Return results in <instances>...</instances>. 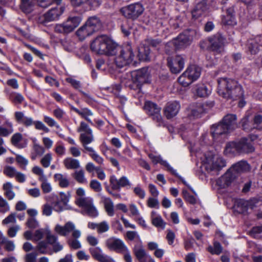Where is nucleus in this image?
Listing matches in <instances>:
<instances>
[{
	"label": "nucleus",
	"instance_id": "obj_25",
	"mask_svg": "<svg viewBox=\"0 0 262 262\" xmlns=\"http://www.w3.org/2000/svg\"><path fill=\"white\" fill-rule=\"evenodd\" d=\"M85 24L93 33L98 31L102 27L100 18L96 16L90 17Z\"/></svg>",
	"mask_w": 262,
	"mask_h": 262
},
{
	"label": "nucleus",
	"instance_id": "obj_27",
	"mask_svg": "<svg viewBox=\"0 0 262 262\" xmlns=\"http://www.w3.org/2000/svg\"><path fill=\"white\" fill-rule=\"evenodd\" d=\"M148 157L154 164L160 163V164L166 167L167 169L173 174L176 173V171L166 161L163 160L160 156H158L154 154H149Z\"/></svg>",
	"mask_w": 262,
	"mask_h": 262
},
{
	"label": "nucleus",
	"instance_id": "obj_60",
	"mask_svg": "<svg viewBox=\"0 0 262 262\" xmlns=\"http://www.w3.org/2000/svg\"><path fill=\"white\" fill-rule=\"evenodd\" d=\"M248 202L244 200L238 199L235 201L234 207L237 206L241 208L239 211H244L246 210L248 206Z\"/></svg>",
	"mask_w": 262,
	"mask_h": 262
},
{
	"label": "nucleus",
	"instance_id": "obj_13",
	"mask_svg": "<svg viewBox=\"0 0 262 262\" xmlns=\"http://www.w3.org/2000/svg\"><path fill=\"white\" fill-rule=\"evenodd\" d=\"M209 50L220 54L224 51L225 38L219 33H217L209 37Z\"/></svg>",
	"mask_w": 262,
	"mask_h": 262
},
{
	"label": "nucleus",
	"instance_id": "obj_35",
	"mask_svg": "<svg viewBox=\"0 0 262 262\" xmlns=\"http://www.w3.org/2000/svg\"><path fill=\"white\" fill-rule=\"evenodd\" d=\"M150 50L148 47H141L139 49L138 57L141 61H149Z\"/></svg>",
	"mask_w": 262,
	"mask_h": 262
},
{
	"label": "nucleus",
	"instance_id": "obj_7",
	"mask_svg": "<svg viewBox=\"0 0 262 262\" xmlns=\"http://www.w3.org/2000/svg\"><path fill=\"white\" fill-rule=\"evenodd\" d=\"M195 35V30L188 29L173 38L171 41V43L176 50H184L192 43Z\"/></svg>",
	"mask_w": 262,
	"mask_h": 262
},
{
	"label": "nucleus",
	"instance_id": "obj_29",
	"mask_svg": "<svg viewBox=\"0 0 262 262\" xmlns=\"http://www.w3.org/2000/svg\"><path fill=\"white\" fill-rule=\"evenodd\" d=\"M229 132L223 122L217 125H213L211 128V133L213 138H216L219 135Z\"/></svg>",
	"mask_w": 262,
	"mask_h": 262
},
{
	"label": "nucleus",
	"instance_id": "obj_16",
	"mask_svg": "<svg viewBox=\"0 0 262 262\" xmlns=\"http://www.w3.org/2000/svg\"><path fill=\"white\" fill-rule=\"evenodd\" d=\"M180 109V104L177 101L167 103L163 108V114L167 119H171L176 117Z\"/></svg>",
	"mask_w": 262,
	"mask_h": 262
},
{
	"label": "nucleus",
	"instance_id": "obj_10",
	"mask_svg": "<svg viewBox=\"0 0 262 262\" xmlns=\"http://www.w3.org/2000/svg\"><path fill=\"white\" fill-rule=\"evenodd\" d=\"M51 196L54 200L52 202V204L53 205V209L55 211L61 212L67 209L66 207L71 196L69 193L66 194L63 192H60L59 196L56 194H52Z\"/></svg>",
	"mask_w": 262,
	"mask_h": 262
},
{
	"label": "nucleus",
	"instance_id": "obj_30",
	"mask_svg": "<svg viewBox=\"0 0 262 262\" xmlns=\"http://www.w3.org/2000/svg\"><path fill=\"white\" fill-rule=\"evenodd\" d=\"M232 182V177L230 173H226L216 181V185L220 188H225L229 186Z\"/></svg>",
	"mask_w": 262,
	"mask_h": 262
},
{
	"label": "nucleus",
	"instance_id": "obj_33",
	"mask_svg": "<svg viewBox=\"0 0 262 262\" xmlns=\"http://www.w3.org/2000/svg\"><path fill=\"white\" fill-rule=\"evenodd\" d=\"M35 3L33 0H20V9L26 13H31L34 9Z\"/></svg>",
	"mask_w": 262,
	"mask_h": 262
},
{
	"label": "nucleus",
	"instance_id": "obj_34",
	"mask_svg": "<svg viewBox=\"0 0 262 262\" xmlns=\"http://www.w3.org/2000/svg\"><path fill=\"white\" fill-rule=\"evenodd\" d=\"M13 188V186L10 182H7L3 184V189L4 191V194L9 200H13L15 196Z\"/></svg>",
	"mask_w": 262,
	"mask_h": 262
},
{
	"label": "nucleus",
	"instance_id": "obj_39",
	"mask_svg": "<svg viewBox=\"0 0 262 262\" xmlns=\"http://www.w3.org/2000/svg\"><path fill=\"white\" fill-rule=\"evenodd\" d=\"M55 31L58 33L67 34L73 31L65 21L62 24H57L55 27Z\"/></svg>",
	"mask_w": 262,
	"mask_h": 262
},
{
	"label": "nucleus",
	"instance_id": "obj_22",
	"mask_svg": "<svg viewBox=\"0 0 262 262\" xmlns=\"http://www.w3.org/2000/svg\"><path fill=\"white\" fill-rule=\"evenodd\" d=\"M89 251L93 257L99 262H106L110 256L103 253L102 249L99 247H91Z\"/></svg>",
	"mask_w": 262,
	"mask_h": 262
},
{
	"label": "nucleus",
	"instance_id": "obj_21",
	"mask_svg": "<svg viewBox=\"0 0 262 262\" xmlns=\"http://www.w3.org/2000/svg\"><path fill=\"white\" fill-rule=\"evenodd\" d=\"M110 181L112 189L114 190H119L120 187L130 185L129 180L125 177H122L118 180L115 176H112L110 178Z\"/></svg>",
	"mask_w": 262,
	"mask_h": 262
},
{
	"label": "nucleus",
	"instance_id": "obj_63",
	"mask_svg": "<svg viewBox=\"0 0 262 262\" xmlns=\"http://www.w3.org/2000/svg\"><path fill=\"white\" fill-rule=\"evenodd\" d=\"M183 197L187 202L194 205L196 203V199L192 195L189 194L186 190H183L182 191Z\"/></svg>",
	"mask_w": 262,
	"mask_h": 262
},
{
	"label": "nucleus",
	"instance_id": "obj_1",
	"mask_svg": "<svg viewBox=\"0 0 262 262\" xmlns=\"http://www.w3.org/2000/svg\"><path fill=\"white\" fill-rule=\"evenodd\" d=\"M217 82V93L220 96L225 98H243V88L235 80L227 78H220Z\"/></svg>",
	"mask_w": 262,
	"mask_h": 262
},
{
	"label": "nucleus",
	"instance_id": "obj_45",
	"mask_svg": "<svg viewBox=\"0 0 262 262\" xmlns=\"http://www.w3.org/2000/svg\"><path fill=\"white\" fill-rule=\"evenodd\" d=\"M54 179L61 187H67L69 185V181L66 176L61 173H56L54 175Z\"/></svg>",
	"mask_w": 262,
	"mask_h": 262
},
{
	"label": "nucleus",
	"instance_id": "obj_43",
	"mask_svg": "<svg viewBox=\"0 0 262 262\" xmlns=\"http://www.w3.org/2000/svg\"><path fill=\"white\" fill-rule=\"evenodd\" d=\"M103 202L107 214L110 216H113L114 215V204L111 199L108 198H104Z\"/></svg>",
	"mask_w": 262,
	"mask_h": 262
},
{
	"label": "nucleus",
	"instance_id": "obj_3",
	"mask_svg": "<svg viewBox=\"0 0 262 262\" xmlns=\"http://www.w3.org/2000/svg\"><path fill=\"white\" fill-rule=\"evenodd\" d=\"M113 55L116 56L114 61L119 68H122L135 62L134 61L135 56L130 45L122 47L116 44Z\"/></svg>",
	"mask_w": 262,
	"mask_h": 262
},
{
	"label": "nucleus",
	"instance_id": "obj_61",
	"mask_svg": "<svg viewBox=\"0 0 262 262\" xmlns=\"http://www.w3.org/2000/svg\"><path fill=\"white\" fill-rule=\"evenodd\" d=\"M52 159V157L51 154L48 153L43 157L40 162L44 167L47 168L50 166Z\"/></svg>",
	"mask_w": 262,
	"mask_h": 262
},
{
	"label": "nucleus",
	"instance_id": "obj_46",
	"mask_svg": "<svg viewBox=\"0 0 262 262\" xmlns=\"http://www.w3.org/2000/svg\"><path fill=\"white\" fill-rule=\"evenodd\" d=\"M73 110L80 115L82 117L84 118L88 121L92 123L91 120L89 119V116H92V112L86 108L78 110L75 107H72Z\"/></svg>",
	"mask_w": 262,
	"mask_h": 262
},
{
	"label": "nucleus",
	"instance_id": "obj_36",
	"mask_svg": "<svg viewBox=\"0 0 262 262\" xmlns=\"http://www.w3.org/2000/svg\"><path fill=\"white\" fill-rule=\"evenodd\" d=\"M194 93L199 97L206 98L209 96L211 91L204 85L196 86L194 90Z\"/></svg>",
	"mask_w": 262,
	"mask_h": 262
},
{
	"label": "nucleus",
	"instance_id": "obj_48",
	"mask_svg": "<svg viewBox=\"0 0 262 262\" xmlns=\"http://www.w3.org/2000/svg\"><path fill=\"white\" fill-rule=\"evenodd\" d=\"M66 21L70 27L72 28V30L74 31L80 24L81 19L80 17L78 16L69 17Z\"/></svg>",
	"mask_w": 262,
	"mask_h": 262
},
{
	"label": "nucleus",
	"instance_id": "obj_58",
	"mask_svg": "<svg viewBox=\"0 0 262 262\" xmlns=\"http://www.w3.org/2000/svg\"><path fill=\"white\" fill-rule=\"evenodd\" d=\"M10 210V206L8 202L0 195V212L5 213Z\"/></svg>",
	"mask_w": 262,
	"mask_h": 262
},
{
	"label": "nucleus",
	"instance_id": "obj_32",
	"mask_svg": "<svg viewBox=\"0 0 262 262\" xmlns=\"http://www.w3.org/2000/svg\"><path fill=\"white\" fill-rule=\"evenodd\" d=\"M151 222L154 226L158 228L164 229L165 227L166 223L162 219L161 216L158 214L155 211H152L151 213Z\"/></svg>",
	"mask_w": 262,
	"mask_h": 262
},
{
	"label": "nucleus",
	"instance_id": "obj_24",
	"mask_svg": "<svg viewBox=\"0 0 262 262\" xmlns=\"http://www.w3.org/2000/svg\"><path fill=\"white\" fill-rule=\"evenodd\" d=\"M186 74L190 77L193 81H196L201 76L202 69L196 64L189 66L185 71Z\"/></svg>",
	"mask_w": 262,
	"mask_h": 262
},
{
	"label": "nucleus",
	"instance_id": "obj_53",
	"mask_svg": "<svg viewBox=\"0 0 262 262\" xmlns=\"http://www.w3.org/2000/svg\"><path fill=\"white\" fill-rule=\"evenodd\" d=\"M61 1L62 0H37V2L40 7L46 8L54 3L59 5L60 4Z\"/></svg>",
	"mask_w": 262,
	"mask_h": 262
},
{
	"label": "nucleus",
	"instance_id": "obj_19",
	"mask_svg": "<svg viewBox=\"0 0 262 262\" xmlns=\"http://www.w3.org/2000/svg\"><path fill=\"white\" fill-rule=\"evenodd\" d=\"M208 6L205 1L201 2L196 4L191 12L193 18L197 19L201 16H205L207 15Z\"/></svg>",
	"mask_w": 262,
	"mask_h": 262
},
{
	"label": "nucleus",
	"instance_id": "obj_41",
	"mask_svg": "<svg viewBox=\"0 0 262 262\" xmlns=\"http://www.w3.org/2000/svg\"><path fill=\"white\" fill-rule=\"evenodd\" d=\"M250 169L249 165L246 161H240L233 165L232 170L236 172L246 171Z\"/></svg>",
	"mask_w": 262,
	"mask_h": 262
},
{
	"label": "nucleus",
	"instance_id": "obj_4",
	"mask_svg": "<svg viewBox=\"0 0 262 262\" xmlns=\"http://www.w3.org/2000/svg\"><path fill=\"white\" fill-rule=\"evenodd\" d=\"M116 43L107 36L101 35L97 37L91 43V50L97 54L113 55Z\"/></svg>",
	"mask_w": 262,
	"mask_h": 262
},
{
	"label": "nucleus",
	"instance_id": "obj_37",
	"mask_svg": "<svg viewBox=\"0 0 262 262\" xmlns=\"http://www.w3.org/2000/svg\"><path fill=\"white\" fill-rule=\"evenodd\" d=\"M93 33V32L92 31V30L89 29L85 24L81 27L76 31V35L81 40L84 39L86 37L92 35Z\"/></svg>",
	"mask_w": 262,
	"mask_h": 262
},
{
	"label": "nucleus",
	"instance_id": "obj_14",
	"mask_svg": "<svg viewBox=\"0 0 262 262\" xmlns=\"http://www.w3.org/2000/svg\"><path fill=\"white\" fill-rule=\"evenodd\" d=\"M185 58L184 56L177 55L174 57L167 58V64L171 72L174 74L180 73L184 68Z\"/></svg>",
	"mask_w": 262,
	"mask_h": 262
},
{
	"label": "nucleus",
	"instance_id": "obj_28",
	"mask_svg": "<svg viewBox=\"0 0 262 262\" xmlns=\"http://www.w3.org/2000/svg\"><path fill=\"white\" fill-rule=\"evenodd\" d=\"M63 164L67 169H77L80 167L79 160L72 157H67L63 160Z\"/></svg>",
	"mask_w": 262,
	"mask_h": 262
},
{
	"label": "nucleus",
	"instance_id": "obj_62",
	"mask_svg": "<svg viewBox=\"0 0 262 262\" xmlns=\"http://www.w3.org/2000/svg\"><path fill=\"white\" fill-rule=\"evenodd\" d=\"M17 172L14 167L10 166H6L4 170V173L10 178L15 177Z\"/></svg>",
	"mask_w": 262,
	"mask_h": 262
},
{
	"label": "nucleus",
	"instance_id": "obj_12",
	"mask_svg": "<svg viewBox=\"0 0 262 262\" xmlns=\"http://www.w3.org/2000/svg\"><path fill=\"white\" fill-rule=\"evenodd\" d=\"M61 7H56L49 10L47 13L40 16L38 19L39 24L46 25L47 23L57 20L63 12Z\"/></svg>",
	"mask_w": 262,
	"mask_h": 262
},
{
	"label": "nucleus",
	"instance_id": "obj_26",
	"mask_svg": "<svg viewBox=\"0 0 262 262\" xmlns=\"http://www.w3.org/2000/svg\"><path fill=\"white\" fill-rule=\"evenodd\" d=\"M15 117L19 123L22 124L26 127L32 125L34 121L31 117L25 116L21 112H15Z\"/></svg>",
	"mask_w": 262,
	"mask_h": 262
},
{
	"label": "nucleus",
	"instance_id": "obj_47",
	"mask_svg": "<svg viewBox=\"0 0 262 262\" xmlns=\"http://www.w3.org/2000/svg\"><path fill=\"white\" fill-rule=\"evenodd\" d=\"M178 81L181 85L184 87L188 86L193 82V80L186 74L185 71L179 77Z\"/></svg>",
	"mask_w": 262,
	"mask_h": 262
},
{
	"label": "nucleus",
	"instance_id": "obj_42",
	"mask_svg": "<svg viewBox=\"0 0 262 262\" xmlns=\"http://www.w3.org/2000/svg\"><path fill=\"white\" fill-rule=\"evenodd\" d=\"M73 178L79 183L86 184L88 182L87 179L85 176V173L83 169L76 170L72 174Z\"/></svg>",
	"mask_w": 262,
	"mask_h": 262
},
{
	"label": "nucleus",
	"instance_id": "obj_49",
	"mask_svg": "<svg viewBox=\"0 0 262 262\" xmlns=\"http://www.w3.org/2000/svg\"><path fill=\"white\" fill-rule=\"evenodd\" d=\"M238 142H230L227 144L225 149L226 154H234L236 151H238Z\"/></svg>",
	"mask_w": 262,
	"mask_h": 262
},
{
	"label": "nucleus",
	"instance_id": "obj_59",
	"mask_svg": "<svg viewBox=\"0 0 262 262\" xmlns=\"http://www.w3.org/2000/svg\"><path fill=\"white\" fill-rule=\"evenodd\" d=\"M93 203V199L90 197H86L83 198L80 202L78 203L76 205L79 207H81L83 210L90 206Z\"/></svg>",
	"mask_w": 262,
	"mask_h": 262
},
{
	"label": "nucleus",
	"instance_id": "obj_56",
	"mask_svg": "<svg viewBox=\"0 0 262 262\" xmlns=\"http://www.w3.org/2000/svg\"><path fill=\"white\" fill-rule=\"evenodd\" d=\"M84 211L88 215L92 217H95L98 215V212L93 205V203L88 208H85Z\"/></svg>",
	"mask_w": 262,
	"mask_h": 262
},
{
	"label": "nucleus",
	"instance_id": "obj_54",
	"mask_svg": "<svg viewBox=\"0 0 262 262\" xmlns=\"http://www.w3.org/2000/svg\"><path fill=\"white\" fill-rule=\"evenodd\" d=\"M5 249L9 251H13L15 249V244L13 242L8 240L6 237H3L1 241Z\"/></svg>",
	"mask_w": 262,
	"mask_h": 262
},
{
	"label": "nucleus",
	"instance_id": "obj_51",
	"mask_svg": "<svg viewBox=\"0 0 262 262\" xmlns=\"http://www.w3.org/2000/svg\"><path fill=\"white\" fill-rule=\"evenodd\" d=\"M241 123L242 124L243 129L247 132L251 131L254 128H253V124L251 125L249 122L248 115H246L245 117H244L242 119Z\"/></svg>",
	"mask_w": 262,
	"mask_h": 262
},
{
	"label": "nucleus",
	"instance_id": "obj_20",
	"mask_svg": "<svg viewBox=\"0 0 262 262\" xmlns=\"http://www.w3.org/2000/svg\"><path fill=\"white\" fill-rule=\"evenodd\" d=\"M222 23L224 25L228 26L236 25L235 11L233 6L229 7L226 10V14L222 16Z\"/></svg>",
	"mask_w": 262,
	"mask_h": 262
},
{
	"label": "nucleus",
	"instance_id": "obj_5",
	"mask_svg": "<svg viewBox=\"0 0 262 262\" xmlns=\"http://www.w3.org/2000/svg\"><path fill=\"white\" fill-rule=\"evenodd\" d=\"M132 84L129 85L131 89L137 91V97L138 98L143 97L141 91V86L143 84L149 81V73L148 69L143 68L131 73Z\"/></svg>",
	"mask_w": 262,
	"mask_h": 262
},
{
	"label": "nucleus",
	"instance_id": "obj_38",
	"mask_svg": "<svg viewBox=\"0 0 262 262\" xmlns=\"http://www.w3.org/2000/svg\"><path fill=\"white\" fill-rule=\"evenodd\" d=\"M144 110L149 116H151L157 112L158 110H161V108L159 107L155 103L152 102L151 101L148 100L145 102Z\"/></svg>",
	"mask_w": 262,
	"mask_h": 262
},
{
	"label": "nucleus",
	"instance_id": "obj_8",
	"mask_svg": "<svg viewBox=\"0 0 262 262\" xmlns=\"http://www.w3.org/2000/svg\"><path fill=\"white\" fill-rule=\"evenodd\" d=\"M144 11L143 5L139 3H135L124 6L120 10L121 14L126 18L132 20H137Z\"/></svg>",
	"mask_w": 262,
	"mask_h": 262
},
{
	"label": "nucleus",
	"instance_id": "obj_18",
	"mask_svg": "<svg viewBox=\"0 0 262 262\" xmlns=\"http://www.w3.org/2000/svg\"><path fill=\"white\" fill-rule=\"evenodd\" d=\"M247 46L249 53L252 55L256 54L262 47V36H257L249 40Z\"/></svg>",
	"mask_w": 262,
	"mask_h": 262
},
{
	"label": "nucleus",
	"instance_id": "obj_57",
	"mask_svg": "<svg viewBox=\"0 0 262 262\" xmlns=\"http://www.w3.org/2000/svg\"><path fill=\"white\" fill-rule=\"evenodd\" d=\"M21 138H22V136L20 134H19V133L15 134L12 137L11 142L14 145H15V146H16L18 148L25 147L26 146V144L24 145H21L20 144H19V142L20 141Z\"/></svg>",
	"mask_w": 262,
	"mask_h": 262
},
{
	"label": "nucleus",
	"instance_id": "obj_40",
	"mask_svg": "<svg viewBox=\"0 0 262 262\" xmlns=\"http://www.w3.org/2000/svg\"><path fill=\"white\" fill-rule=\"evenodd\" d=\"M72 4L74 6H79L83 3H87L92 8H96L100 5L99 0H71Z\"/></svg>",
	"mask_w": 262,
	"mask_h": 262
},
{
	"label": "nucleus",
	"instance_id": "obj_52",
	"mask_svg": "<svg viewBox=\"0 0 262 262\" xmlns=\"http://www.w3.org/2000/svg\"><path fill=\"white\" fill-rule=\"evenodd\" d=\"M41 209L42 215L49 216L52 215L53 210H54L53 205L52 203L51 205L49 202H47L42 206Z\"/></svg>",
	"mask_w": 262,
	"mask_h": 262
},
{
	"label": "nucleus",
	"instance_id": "obj_44",
	"mask_svg": "<svg viewBox=\"0 0 262 262\" xmlns=\"http://www.w3.org/2000/svg\"><path fill=\"white\" fill-rule=\"evenodd\" d=\"M152 119L156 123L158 126H164L166 124L165 121L161 114V110H158L155 113L150 116Z\"/></svg>",
	"mask_w": 262,
	"mask_h": 262
},
{
	"label": "nucleus",
	"instance_id": "obj_17",
	"mask_svg": "<svg viewBox=\"0 0 262 262\" xmlns=\"http://www.w3.org/2000/svg\"><path fill=\"white\" fill-rule=\"evenodd\" d=\"M106 247L111 250L120 253L126 246L120 239L115 237H111L105 241Z\"/></svg>",
	"mask_w": 262,
	"mask_h": 262
},
{
	"label": "nucleus",
	"instance_id": "obj_6",
	"mask_svg": "<svg viewBox=\"0 0 262 262\" xmlns=\"http://www.w3.org/2000/svg\"><path fill=\"white\" fill-rule=\"evenodd\" d=\"M196 157L201 159L203 165L209 172L219 170L225 166V161L221 157L210 152L205 154L203 158L201 156V153L198 152Z\"/></svg>",
	"mask_w": 262,
	"mask_h": 262
},
{
	"label": "nucleus",
	"instance_id": "obj_31",
	"mask_svg": "<svg viewBox=\"0 0 262 262\" xmlns=\"http://www.w3.org/2000/svg\"><path fill=\"white\" fill-rule=\"evenodd\" d=\"M238 152H250L254 151L252 144L247 139H242L238 142Z\"/></svg>",
	"mask_w": 262,
	"mask_h": 262
},
{
	"label": "nucleus",
	"instance_id": "obj_23",
	"mask_svg": "<svg viewBox=\"0 0 262 262\" xmlns=\"http://www.w3.org/2000/svg\"><path fill=\"white\" fill-rule=\"evenodd\" d=\"M236 120L237 117L235 115L228 114L224 117L222 122L227 129L230 132L237 127Z\"/></svg>",
	"mask_w": 262,
	"mask_h": 262
},
{
	"label": "nucleus",
	"instance_id": "obj_55",
	"mask_svg": "<svg viewBox=\"0 0 262 262\" xmlns=\"http://www.w3.org/2000/svg\"><path fill=\"white\" fill-rule=\"evenodd\" d=\"M208 251L212 254H220L222 251V248L218 242H214L213 247L209 246L208 247Z\"/></svg>",
	"mask_w": 262,
	"mask_h": 262
},
{
	"label": "nucleus",
	"instance_id": "obj_11",
	"mask_svg": "<svg viewBox=\"0 0 262 262\" xmlns=\"http://www.w3.org/2000/svg\"><path fill=\"white\" fill-rule=\"evenodd\" d=\"M32 172L38 177V180L41 182L40 187L44 193H49L52 191V186L48 181L44 170L41 167L35 166L32 168Z\"/></svg>",
	"mask_w": 262,
	"mask_h": 262
},
{
	"label": "nucleus",
	"instance_id": "obj_9",
	"mask_svg": "<svg viewBox=\"0 0 262 262\" xmlns=\"http://www.w3.org/2000/svg\"><path fill=\"white\" fill-rule=\"evenodd\" d=\"M214 105L213 101L211 99L201 101L194 105L190 106L189 108V116L190 118H197L201 115L210 109Z\"/></svg>",
	"mask_w": 262,
	"mask_h": 262
},
{
	"label": "nucleus",
	"instance_id": "obj_64",
	"mask_svg": "<svg viewBox=\"0 0 262 262\" xmlns=\"http://www.w3.org/2000/svg\"><path fill=\"white\" fill-rule=\"evenodd\" d=\"M47 247L48 243L45 241H41L38 243L36 250L40 253L45 254L48 252Z\"/></svg>",
	"mask_w": 262,
	"mask_h": 262
},
{
	"label": "nucleus",
	"instance_id": "obj_2",
	"mask_svg": "<svg viewBox=\"0 0 262 262\" xmlns=\"http://www.w3.org/2000/svg\"><path fill=\"white\" fill-rule=\"evenodd\" d=\"M54 231L58 234L63 236H68L71 234L73 239L69 241L70 246L74 249L81 248V243L77 239L81 236V233L79 230L76 229L74 223L69 221L63 226L57 224L54 228Z\"/></svg>",
	"mask_w": 262,
	"mask_h": 262
},
{
	"label": "nucleus",
	"instance_id": "obj_15",
	"mask_svg": "<svg viewBox=\"0 0 262 262\" xmlns=\"http://www.w3.org/2000/svg\"><path fill=\"white\" fill-rule=\"evenodd\" d=\"M78 131L82 133L80 136V140L82 145L89 144L93 141L94 137L92 130L86 123L81 122Z\"/></svg>",
	"mask_w": 262,
	"mask_h": 262
},
{
	"label": "nucleus",
	"instance_id": "obj_50",
	"mask_svg": "<svg viewBox=\"0 0 262 262\" xmlns=\"http://www.w3.org/2000/svg\"><path fill=\"white\" fill-rule=\"evenodd\" d=\"M33 152L38 155V156H42L45 152V147L40 145L39 144L37 143V140L36 138L33 139Z\"/></svg>",
	"mask_w": 262,
	"mask_h": 262
}]
</instances>
